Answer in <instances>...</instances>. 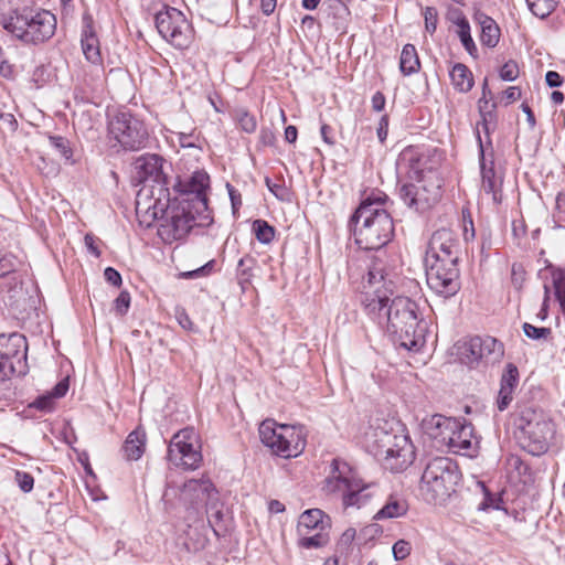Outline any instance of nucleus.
Returning a JSON list of instances; mask_svg holds the SVG:
<instances>
[{
	"instance_id": "1",
	"label": "nucleus",
	"mask_w": 565,
	"mask_h": 565,
	"mask_svg": "<svg viewBox=\"0 0 565 565\" xmlns=\"http://www.w3.org/2000/svg\"><path fill=\"white\" fill-rule=\"evenodd\" d=\"M363 288L361 302L366 315L380 326H385L394 343L418 351L425 343L418 306L408 297H393L395 284L382 259L372 260Z\"/></svg>"
},
{
	"instance_id": "2",
	"label": "nucleus",
	"mask_w": 565,
	"mask_h": 565,
	"mask_svg": "<svg viewBox=\"0 0 565 565\" xmlns=\"http://www.w3.org/2000/svg\"><path fill=\"white\" fill-rule=\"evenodd\" d=\"M152 198L153 190L148 186L139 190L136 198V212L161 221L158 235L166 243L182 239L194 226H202L211 222L209 214H198L193 203L189 200H174L171 203L169 194L163 198L157 196L151 202Z\"/></svg>"
},
{
	"instance_id": "3",
	"label": "nucleus",
	"mask_w": 565,
	"mask_h": 565,
	"mask_svg": "<svg viewBox=\"0 0 565 565\" xmlns=\"http://www.w3.org/2000/svg\"><path fill=\"white\" fill-rule=\"evenodd\" d=\"M387 199L383 192H373L361 202L351 216L350 226L355 244L361 249H381L392 239L393 220L383 207Z\"/></svg>"
},
{
	"instance_id": "4",
	"label": "nucleus",
	"mask_w": 565,
	"mask_h": 565,
	"mask_svg": "<svg viewBox=\"0 0 565 565\" xmlns=\"http://www.w3.org/2000/svg\"><path fill=\"white\" fill-rule=\"evenodd\" d=\"M406 169L409 180L416 182L403 183L399 188V198L411 209L424 212L436 204L441 198V184L437 175L429 171L424 172L420 160L413 151H405L397 161V171Z\"/></svg>"
},
{
	"instance_id": "5",
	"label": "nucleus",
	"mask_w": 565,
	"mask_h": 565,
	"mask_svg": "<svg viewBox=\"0 0 565 565\" xmlns=\"http://www.w3.org/2000/svg\"><path fill=\"white\" fill-rule=\"evenodd\" d=\"M329 468L322 490L340 499L344 509H361L375 495V484L361 479L347 461L334 458Z\"/></svg>"
},
{
	"instance_id": "6",
	"label": "nucleus",
	"mask_w": 565,
	"mask_h": 565,
	"mask_svg": "<svg viewBox=\"0 0 565 565\" xmlns=\"http://www.w3.org/2000/svg\"><path fill=\"white\" fill-rule=\"evenodd\" d=\"M459 480L460 471L452 459L433 458L422 475L420 495L428 503L441 504L456 491Z\"/></svg>"
},
{
	"instance_id": "7",
	"label": "nucleus",
	"mask_w": 565,
	"mask_h": 565,
	"mask_svg": "<svg viewBox=\"0 0 565 565\" xmlns=\"http://www.w3.org/2000/svg\"><path fill=\"white\" fill-rule=\"evenodd\" d=\"M514 425L518 441L524 450L533 456L547 451L554 436V425L542 411L533 407L519 408Z\"/></svg>"
},
{
	"instance_id": "8",
	"label": "nucleus",
	"mask_w": 565,
	"mask_h": 565,
	"mask_svg": "<svg viewBox=\"0 0 565 565\" xmlns=\"http://www.w3.org/2000/svg\"><path fill=\"white\" fill-rule=\"evenodd\" d=\"M4 29L26 44L43 43L54 35L56 18L50 11L25 7L6 19Z\"/></svg>"
},
{
	"instance_id": "9",
	"label": "nucleus",
	"mask_w": 565,
	"mask_h": 565,
	"mask_svg": "<svg viewBox=\"0 0 565 565\" xmlns=\"http://www.w3.org/2000/svg\"><path fill=\"white\" fill-rule=\"evenodd\" d=\"M258 431L262 443L277 456L297 457L305 449L306 439L301 427L277 425L275 420L266 419Z\"/></svg>"
},
{
	"instance_id": "10",
	"label": "nucleus",
	"mask_w": 565,
	"mask_h": 565,
	"mask_svg": "<svg viewBox=\"0 0 565 565\" xmlns=\"http://www.w3.org/2000/svg\"><path fill=\"white\" fill-rule=\"evenodd\" d=\"M148 129L142 120L128 111H118L108 120V138L121 149L138 151L148 142Z\"/></svg>"
},
{
	"instance_id": "11",
	"label": "nucleus",
	"mask_w": 565,
	"mask_h": 565,
	"mask_svg": "<svg viewBox=\"0 0 565 565\" xmlns=\"http://www.w3.org/2000/svg\"><path fill=\"white\" fill-rule=\"evenodd\" d=\"M436 437L446 444L454 454L473 457L479 448V440L473 435V427L469 423H460L456 418L436 415L433 417Z\"/></svg>"
},
{
	"instance_id": "12",
	"label": "nucleus",
	"mask_w": 565,
	"mask_h": 565,
	"mask_svg": "<svg viewBox=\"0 0 565 565\" xmlns=\"http://www.w3.org/2000/svg\"><path fill=\"white\" fill-rule=\"evenodd\" d=\"M28 342L23 334H0V381L28 373Z\"/></svg>"
},
{
	"instance_id": "13",
	"label": "nucleus",
	"mask_w": 565,
	"mask_h": 565,
	"mask_svg": "<svg viewBox=\"0 0 565 565\" xmlns=\"http://www.w3.org/2000/svg\"><path fill=\"white\" fill-rule=\"evenodd\" d=\"M159 34L177 49H186L193 36L192 26L185 15L175 8H167L154 17Z\"/></svg>"
},
{
	"instance_id": "14",
	"label": "nucleus",
	"mask_w": 565,
	"mask_h": 565,
	"mask_svg": "<svg viewBox=\"0 0 565 565\" xmlns=\"http://www.w3.org/2000/svg\"><path fill=\"white\" fill-rule=\"evenodd\" d=\"M198 435L193 428H184L173 435L168 446V460L175 467L186 470L196 469L202 455L199 450Z\"/></svg>"
},
{
	"instance_id": "15",
	"label": "nucleus",
	"mask_w": 565,
	"mask_h": 565,
	"mask_svg": "<svg viewBox=\"0 0 565 565\" xmlns=\"http://www.w3.org/2000/svg\"><path fill=\"white\" fill-rule=\"evenodd\" d=\"M163 159L158 154H143L136 159L135 167V175L134 179L142 184L141 189L148 186L153 190V198L151 202L157 199V196H166L169 195V189L167 185V177L162 170Z\"/></svg>"
},
{
	"instance_id": "16",
	"label": "nucleus",
	"mask_w": 565,
	"mask_h": 565,
	"mask_svg": "<svg viewBox=\"0 0 565 565\" xmlns=\"http://www.w3.org/2000/svg\"><path fill=\"white\" fill-rule=\"evenodd\" d=\"M379 455L383 456V465L392 472H401L412 465L415 452L409 438L405 435L383 434Z\"/></svg>"
},
{
	"instance_id": "17",
	"label": "nucleus",
	"mask_w": 565,
	"mask_h": 565,
	"mask_svg": "<svg viewBox=\"0 0 565 565\" xmlns=\"http://www.w3.org/2000/svg\"><path fill=\"white\" fill-rule=\"evenodd\" d=\"M428 287L438 296L449 298L460 289L458 262L425 263Z\"/></svg>"
},
{
	"instance_id": "18",
	"label": "nucleus",
	"mask_w": 565,
	"mask_h": 565,
	"mask_svg": "<svg viewBox=\"0 0 565 565\" xmlns=\"http://www.w3.org/2000/svg\"><path fill=\"white\" fill-rule=\"evenodd\" d=\"M463 356L471 367L480 362L499 363L504 356V345L493 337H473L463 345Z\"/></svg>"
},
{
	"instance_id": "19",
	"label": "nucleus",
	"mask_w": 565,
	"mask_h": 565,
	"mask_svg": "<svg viewBox=\"0 0 565 565\" xmlns=\"http://www.w3.org/2000/svg\"><path fill=\"white\" fill-rule=\"evenodd\" d=\"M460 241L449 228L435 231L427 244L425 263L459 262Z\"/></svg>"
},
{
	"instance_id": "20",
	"label": "nucleus",
	"mask_w": 565,
	"mask_h": 565,
	"mask_svg": "<svg viewBox=\"0 0 565 565\" xmlns=\"http://www.w3.org/2000/svg\"><path fill=\"white\" fill-rule=\"evenodd\" d=\"M217 494L218 492L211 480L191 479L184 482L180 491V501L189 512L199 514Z\"/></svg>"
},
{
	"instance_id": "21",
	"label": "nucleus",
	"mask_w": 565,
	"mask_h": 565,
	"mask_svg": "<svg viewBox=\"0 0 565 565\" xmlns=\"http://www.w3.org/2000/svg\"><path fill=\"white\" fill-rule=\"evenodd\" d=\"M210 177L204 171H195L184 183L180 182V191L186 195L182 200L193 203L198 214L206 213L207 198L205 194L209 188Z\"/></svg>"
},
{
	"instance_id": "22",
	"label": "nucleus",
	"mask_w": 565,
	"mask_h": 565,
	"mask_svg": "<svg viewBox=\"0 0 565 565\" xmlns=\"http://www.w3.org/2000/svg\"><path fill=\"white\" fill-rule=\"evenodd\" d=\"M519 384V371L513 363H508L500 380V391L497 405L500 412L505 411L513 399V393Z\"/></svg>"
},
{
	"instance_id": "23",
	"label": "nucleus",
	"mask_w": 565,
	"mask_h": 565,
	"mask_svg": "<svg viewBox=\"0 0 565 565\" xmlns=\"http://www.w3.org/2000/svg\"><path fill=\"white\" fill-rule=\"evenodd\" d=\"M329 526V518L320 509H309L301 513L297 531L299 535L309 534L310 531H323Z\"/></svg>"
},
{
	"instance_id": "24",
	"label": "nucleus",
	"mask_w": 565,
	"mask_h": 565,
	"mask_svg": "<svg viewBox=\"0 0 565 565\" xmlns=\"http://www.w3.org/2000/svg\"><path fill=\"white\" fill-rule=\"evenodd\" d=\"M81 43L86 60L94 65H102L99 41L90 22L84 25Z\"/></svg>"
},
{
	"instance_id": "25",
	"label": "nucleus",
	"mask_w": 565,
	"mask_h": 565,
	"mask_svg": "<svg viewBox=\"0 0 565 565\" xmlns=\"http://www.w3.org/2000/svg\"><path fill=\"white\" fill-rule=\"evenodd\" d=\"M483 103V99L482 100H478V109H479V114H480V118L481 120L477 124V132L479 130V126L482 127V130L486 135V142L488 146L491 147V138H490V135L491 132H493L497 128V113H495V103H490V102H484Z\"/></svg>"
},
{
	"instance_id": "26",
	"label": "nucleus",
	"mask_w": 565,
	"mask_h": 565,
	"mask_svg": "<svg viewBox=\"0 0 565 565\" xmlns=\"http://www.w3.org/2000/svg\"><path fill=\"white\" fill-rule=\"evenodd\" d=\"M476 20L478 21L481 29V43L488 47H494L500 39V29L497 22L483 13H478L476 15Z\"/></svg>"
},
{
	"instance_id": "27",
	"label": "nucleus",
	"mask_w": 565,
	"mask_h": 565,
	"mask_svg": "<svg viewBox=\"0 0 565 565\" xmlns=\"http://www.w3.org/2000/svg\"><path fill=\"white\" fill-rule=\"evenodd\" d=\"M207 521L216 536H221L225 531V514L223 504L218 499V494L214 497L205 508Z\"/></svg>"
},
{
	"instance_id": "28",
	"label": "nucleus",
	"mask_w": 565,
	"mask_h": 565,
	"mask_svg": "<svg viewBox=\"0 0 565 565\" xmlns=\"http://www.w3.org/2000/svg\"><path fill=\"white\" fill-rule=\"evenodd\" d=\"M452 86L459 93H468L473 86L471 71L462 63H456L449 71Z\"/></svg>"
},
{
	"instance_id": "29",
	"label": "nucleus",
	"mask_w": 565,
	"mask_h": 565,
	"mask_svg": "<svg viewBox=\"0 0 565 565\" xmlns=\"http://www.w3.org/2000/svg\"><path fill=\"white\" fill-rule=\"evenodd\" d=\"M420 70V61L416 47L405 44L399 56V71L404 76H411Z\"/></svg>"
},
{
	"instance_id": "30",
	"label": "nucleus",
	"mask_w": 565,
	"mask_h": 565,
	"mask_svg": "<svg viewBox=\"0 0 565 565\" xmlns=\"http://www.w3.org/2000/svg\"><path fill=\"white\" fill-rule=\"evenodd\" d=\"M408 510L407 502L396 495H391L386 503L374 515L375 520L401 518L406 514Z\"/></svg>"
},
{
	"instance_id": "31",
	"label": "nucleus",
	"mask_w": 565,
	"mask_h": 565,
	"mask_svg": "<svg viewBox=\"0 0 565 565\" xmlns=\"http://www.w3.org/2000/svg\"><path fill=\"white\" fill-rule=\"evenodd\" d=\"M0 294L4 302L8 301L10 306L15 305L23 294L21 280L17 276L0 278Z\"/></svg>"
},
{
	"instance_id": "32",
	"label": "nucleus",
	"mask_w": 565,
	"mask_h": 565,
	"mask_svg": "<svg viewBox=\"0 0 565 565\" xmlns=\"http://www.w3.org/2000/svg\"><path fill=\"white\" fill-rule=\"evenodd\" d=\"M145 445H146V434L142 430L136 429L131 431L125 444H124V451L129 460H138L143 451H145Z\"/></svg>"
},
{
	"instance_id": "33",
	"label": "nucleus",
	"mask_w": 565,
	"mask_h": 565,
	"mask_svg": "<svg viewBox=\"0 0 565 565\" xmlns=\"http://www.w3.org/2000/svg\"><path fill=\"white\" fill-rule=\"evenodd\" d=\"M480 174L482 189L486 193L492 194V200L495 204H500L502 202L501 181L495 178V171L483 167Z\"/></svg>"
},
{
	"instance_id": "34",
	"label": "nucleus",
	"mask_w": 565,
	"mask_h": 565,
	"mask_svg": "<svg viewBox=\"0 0 565 565\" xmlns=\"http://www.w3.org/2000/svg\"><path fill=\"white\" fill-rule=\"evenodd\" d=\"M547 268L551 269L556 300L565 316V268L554 267L552 264H548Z\"/></svg>"
},
{
	"instance_id": "35",
	"label": "nucleus",
	"mask_w": 565,
	"mask_h": 565,
	"mask_svg": "<svg viewBox=\"0 0 565 565\" xmlns=\"http://www.w3.org/2000/svg\"><path fill=\"white\" fill-rule=\"evenodd\" d=\"M455 23L458 26L457 33L463 47L469 52V54H473V52L477 51V47L470 34L468 20L459 12Z\"/></svg>"
},
{
	"instance_id": "36",
	"label": "nucleus",
	"mask_w": 565,
	"mask_h": 565,
	"mask_svg": "<svg viewBox=\"0 0 565 565\" xmlns=\"http://www.w3.org/2000/svg\"><path fill=\"white\" fill-rule=\"evenodd\" d=\"M526 3L534 15L545 19L556 9L558 0H526Z\"/></svg>"
},
{
	"instance_id": "37",
	"label": "nucleus",
	"mask_w": 565,
	"mask_h": 565,
	"mask_svg": "<svg viewBox=\"0 0 565 565\" xmlns=\"http://www.w3.org/2000/svg\"><path fill=\"white\" fill-rule=\"evenodd\" d=\"M477 141H478V148H479V166H480V172L482 171L483 167L489 170H494V160H493V148L492 146H488L482 140V137L480 132L478 131L476 134Z\"/></svg>"
},
{
	"instance_id": "38",
	"label": "nucleus",
	"mask_w": 565,
	"mask_h": 565,
	"mask_svg": "<svg viewBox=\"0 0 565 565\" xmlns=\"http://www.w3.org/2000/svg\"><path fill=\"white\" fill-rule=\"evenodd\" d=\"M253 231L262 244H269L274 239L275 230L264 220H255L253 222Z\"/></svg>"
},
{
	"instance_id": "39",
	"label": "nucleus",
	"mask_w": 565,
	"mask_h": 565,
	"mask_svg": "<svg viewBox=\"0 0 565 565\" xmlns=\"http://www.w3.org/2000/svg\"><path fill=\"white\" fill-rule=\"evenodd\" d=\"M235 119L238 127L247 134H253L257 128V120L255 116L244 108L235 110Z\"/></svg>"
},
{
	"instance_id": "40",
	"label": "nucleus",
	"mask_w": 565,
	"mask_h": 565,
	"mask_svg": "<svg viewBox=\"0 0 565 565\" xmlns=\"http://www.w3.org/2000/svg\"><path fill=\"white\" fill-rule=\"evenodd\" d=\"M20 260L13 254H6L0 258V278L13 276Z\"/></svg>"
},
{
	"instance_id": "41",
	"label": "nucleus",
	"mask_w": 565,
	"mask_h": 565,
	"mask_svg": "<svg viewBox=\"0 0 565 565\" xmlns=\"http://www.w3.org/2000/svg\"><path fill=\"white\" fill-rule=\"evenodd\" d=\"M299 545L305 548H317L321 547L327 543V536L322 534V531H318L313 535H300Z\"/></svg>"
},
{
	"instance_id": "42",
	"label": "nucleus",
	"mask_w": 565,
	"mask_h": 565,
	"mask_svg": "<svg viewBox=\"0 0 565 565\" xmlns=\"http://www.w3.org/2000/svg\"><path fill=\"white\" fill-rule=\"evenodd\" d=\"M256 263H257V260L255 257H253L252 255H248V254L245 255L237 263L236 276H245V280L247 279V277L253 278L254 277L253 269L256 266Z\"/></svg>"
},
{
	"instance_id": "43",
	"label": "nucleus",
	"mask_w": 565,
	"mask_h": 565,
	"mask_svg": "<svg viewBox=\"0 0 565 565\" xmlns=\"http://www.w3.org/2000/svg\"><path fill=\"white\" fill-rule=\"evenodd\" d=\"M55 399L47 392L39 397H36L31 404L30 407L35 408L43 413H51L55 409Z\"/></svg>"
},
{
	"instance_id": "44",
	"label": "nucleus",
	"mask_w": 565,
	"mask_h": 565,
	"mask_svg": "<svg viewBox=\"0 0 565 565\" xmlns=\"http://www.w3.org/2000/svg\"><path fill=\"white\" fill-rule=\"evenodd\" d=\"M50 145L65 159L72 157V150L68 146V140L61 136H51Z\"/></svg>"
},
{
	"instance_id": "45",
	"label": "nucleus",
	"mask_w": 565,
	"mask_h": 565,
	"mask_svg": "<svg viewBox=\"0 0 565 565\" xmlns=\"http://www.w3.org/2000/svg\"><path fill=\"white\" fill-rule=\"evenodd\" d=\"M524 334L532 340L547 339L551 334V329L545 327H535L531 323H523Z\"/></svg>"
},
{
	"instance_id": "46",
	"label": "nucleus",
	"mask_w": 565,
	"mask_h": 565,
	"mask_svg": "<svg viewBox=\"0 0 565 565\" xmlns=\"http://www.w3.org/2000/svg\"><path fill=\"white\" fill-rule=\"evenodd\" d=\"M526 279V271L522 264L514 263L511 268V282L513 287L520 290Z\"/></svg>"
},
{
	"instance_id": "47",
	"label": "nucleus",
	"mask_w": 565,
	"mask_h": 565,
	"mask_svg": "<svg viewBox=\"0 0 565 565\" xmlns=\"http://www.w3.org/2000/svg\"><path fill=\"white\" fill-rule=\"evenodd\" d=\"M425 29L429 34H434L437 29L438 12L434 7H426L423 11Z\"/></svg>"
},
{
	"instance_id": "48",
	"label": "nucleus",
	"mask_w": 565,
	"mask_h": 565,
	"mask_svg": "<svg viewBox=\"0 0 565 565\" xmlns=\"http://www.w3.org/2000/svg\"><path fill=\"white\" fill-rule=\"evenodd\" d=\"M412 552V544L406 540H398L393 545V555L396 561H403L409 556Z\"/></svg>"
},
{
	"instance_id": "49",
	"label": "nucleus",
	"mask_w": 565,
	"mask_h": 565,
	"mask_svg": "<svg viewBox=\"0 0 565 565\" xmlns=\"http://www.w3.org/2000/svg\"><path fill=\"white\" fill-rule=\"evenodd\" d=\"M14 479L23 492L28 493L32 491L34 486V478L29 472L17 470Z\"/></svg>"
},
{
	"instance_id": "50",
	"label": "nucleus",
	"mask_w": 565,
	"mask_h": 565,
	"mask_svg": "<svg viewBox=\"0 0 565 565\" xmlns=\"http://www.w3.org/2000/svg\"><path fill=\"white\" fill-rule=\"evenodd\" d=\"M519 76V66L514 61H509L502 65L500 77L503 81L512 82Z\"/></svg>"
},
{
	"instance_id": "51",
	"label": "nucleus",
	"mask_w": 565,
	"mask_h": 565,
	"mask_svg": "<svg viewBox=\"0 0 565 565\" xmlns=\"http://www.w3.org/2000/svg\"><path fill=\"white\" fill-rule=\"evenodd\" d=\"M26 0H0V11L3 13L18 14L24 7Z\"/></svg>"
},
{
	"instance_id": "52",
	"label": "nucleus",
	"mask_w": 565,
	"mask_h": 565,
	"mask_svg": "<svg viewBox=\"0 0 565 565\" xmlns=\"http://www.w3.org/2000/svg\"><path fill=\"white\" fill-rule=\"evenodd\" d=\"M130 307V295L128 291H121L114 301V308L117 315L125 316Z\"/></svg>"
},
{
	"instance_id": "53",
	"label": "nucleus",
	"mask_w": 565,
	"mask_h": 565,
	"mask_svg": "<svg viewBox=\"0 0 565 565\" xmlns=\"http://www.w3.org/2000/svg\"><path fill=\"white\" fill-rule=\"evenodd\" d=\"M265 184L268 190L279 200H284L287 190L284 184L275 183L269 178H265Z\"/></svg>"
},
{
	"instance_id": "54",
	"label": "nucleus",
	"mask_w": 565,
	"mask_h": 565,
	"mask_svg": "<svg viewBox=\"0 0 565 565\" xmlns=\"http://www.w3.org/2000/svg\"><path fill=\"white\" fill-rule=\"evenodd\" d=\"M68 379L66 377L60 381L49 393L56 401L57 398L65 396V394L68 391Z\"/></svg>"
},
{
	"instance_id": "55",
	"label": "nucleus",
	"mask_w": 565,
	"mask_h": 565,
	"mask_svg": "<svg viewBox=\"0 0 565 565\" xmlns=\"http://www.w3.org/2000/svg\"><path fill=\"white\" fill-rule=\"evenodd\" d=\"M104 277L107 282H109L110 285H113L115 287H119L122 282L121 275L119 274L118 270H116L113 267H107L104 270Z\"/></svg>"
},
{
	"instance_id": "56",
	"label": "nucleus",
	"mask_w": 565,
	"mask_h": 565,
	"mask_svg": "<svg viewBox=\"0 0 565 565\" xmlns=\"http://www.w3.org/2000/svg\"><path fill=\"white\" fill-rule=\"evenodd\" d=\"M377 138L383 143L388 134V116L383 115L380 119L379 127L376 129Z\"/></svg>"
},
{
	"instance_id": "57",
	"label": "nucleus",
	"mask_w": 565,
	"mask_h": 565,
	"mask_svg": "<svg viewBox=\"0 0 565 565\" xmlns=\"http://www.w3.org/2000/svg\"><path fill=\"white\" fill-rule=\"evenodd\" d=\"M213 266H214V260H210L205 265H203L202 267H200V268H198L195 270H191V271L184 273L183 275H184V277H188V278L204 276V275H207L211 271Z\"/></svg>"
},
{
	"instance_id": "58",
	"label": "nucleus",
	"mask_w": 565,
	"mask_h": 565,
	"mask_svg": "<svg viewBox=\"0 0 565 565\" xmlns=\"http://www.w3.org/2000/svg\"><path fill=\"white\" fill-rule=\"evenodd\" d=\"M85 246L89 253L94 256L99 257L100 250L97 246V238L93 234H86L84 237Z\"/></svg>"
},
{
	"instance_id": "59",
	"label": "nucleus",
	"mask_w": 565,
	"mask_h": 565,
	"mask_svg": "<svg viewBox=\"0 0 565 565\" xmlns=\"http://www.w3.org/2000/svg\"><path fill=\"white\" fill-rule=\"evenodd\" d=\"M226 186L228 190V195L231 199L233 211L236 212L242 205L241 193L236 189H234L230 183H227Z\"/></svg>"
},
{
	"instance_id": "60",
	"label": "nucleus",
	"mask_w": 565,
	"mask_h": 565,
	"mask_svg": "<svg viewBox=\"0 0 565 565\" xmlns=\"http://www.w3.org/2000/svg\"><path fill=\"white\" fill-rule=\"evenodd\" d=\"M545 81L550 87H559L563 84V77L555 71H548Z\"/></svg>"
},
{
	"instance_id": "61",
	"label": "nucleus",
	"mask_w": 565,
	"mask_h": 565,
	"mask_svg": "<svg viewBox=\"0 0 565 565\" xmlns=\"http://www.w3.org/2000/svg\"><path fill=\"white\" fill-rule=\"evenodd\" d=\"M521 97V89L518 86H510L503 92L507 104L513 103Z\"/></svg>"
},
{
	"instance_id": "62",
	"label": "nucleus",
	"mask_w": 565,
	"mask_h": 565,
	"mask_svg": "<svg viewBox=\"0 0 565 565\" xmlns=\"http://www.w3.org/2000/svg\"><path fill=\"white\" fill-rule=\"evenodd\" d=\"M385 103H386V99H385V96L383 95V93L376 92L372 96V108L374 111H382L385 107Z\"/></svg>"
},
{
	"instance_id": "63",
	"label": "nucleus",
	"mask_w": 565,
	"mask_h": 565,
	"mask_svg": "<svg viewBox=\"0 0 565 565\" xmlns=\"http://www.w3.org/2000/svg\"><path fill=\"white\" fill-rule=\"evenodd\" d=\"M275 140V135L270 129L263 128L259 134V141L263 146H271Z\"/></svg>"
},
{
	"instance_id": "64",
	"label": "nucleus",
	"mask_w": 565,
	"mask_h": 565,
	"mask_svg": "<svg viewBox=\"0 0 565 565\" xmlns=\"http://www.w3.org/2000/svg\"><path fill=\"white\" fill-rule=\"evenodd\" d=\"M277 6V0H260V10L265 15H270Z\"/></svg>"
}]
</instances>
